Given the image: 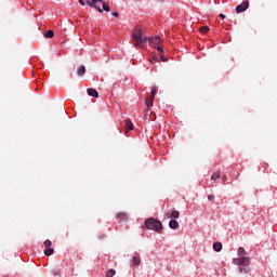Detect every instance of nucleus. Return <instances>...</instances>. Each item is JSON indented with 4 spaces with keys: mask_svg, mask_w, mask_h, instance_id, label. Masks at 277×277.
I'll return each mask as SVG.
<instances>
[{
    "mask_svg": "<svg viewBox=\"0 0 277 277\" xmlns=\"http://www.w3.org/2000/svg\"><path fill=\"white\" fill-rule=\"evenodd\" d=\"M43 246L44 248H51V246H53V242H51V240L48 239L43 242Z\"/></svg>",
    "mask_w": 277,
    "mask_h": 277,
    "instance_id": "nucleus-22",
    "label": "nucleus"
},
{
    "mask_svg": "<svg viewBox=\"0 0 277 277\" xmlns=\"http://www.w3.org/2000/svg\"><path fill=\"white\" fill-rule=\"evenodd\" d=\"M220 18H222V19H224V18H226V15H224V14H220Z\"/></svg>",
    "mask_w": 277,
    "mask_h": 277,
    "instance_id": "nucleus-32",
    "label": "nucleus"
},
{
    "mask_svg": "<svg viewBox=\"0 0 277 277\" xmlns=\"http://www.w3.org/2000/svg\"><path fill=\"white\" fill-rule=\"evenodd\" d=\"M117 219H118V220H127V219H128V215H127V213H124V212H119V213L117 214Z\"/></svg>",
    "mask_w": 277,
    "mask_h": 277,
    "instance_id": "nucleus-19",
    "label": "nucleus"
},
{
    "mask_svg": "<svg viewBox=\"0 0 277 277\" xmlns=\"http://www.w3.org/2000/svg\"><path fill=\"white\" fill-rule=\"evenodd\" d=\"M169 228H171L172 230H176V228H179V221L171 219L169 221Z\"/></svg>",
    "mask_w": 277,
    "mask_h": 277,
    "instance_id": "nucleus-9",
    "label": "nucleus"
},
{
    "mask_svg": "<svg viewBox=\"0 0 277 277\" xmlns=\"http://www.w3.org/2000/svg\"><path fill=\"white\" fill-rule=\"evenodd\" d=\"M80 5H85V2L83 0H79Z\"/></svg>",
    "mask_w": 277,
    "mask_h": 277,
    "instance_id": "nucleus-30",
    "label": "nucleus"
},
{
    "mask_svg": "<svg viewBox=\"0 0 277 277\" xmlns=\"http://www.w3.org/2000/svg\"><path fill=\"white\" fill-rule=\"evenodd\" d=\"M157 95V89L156 88H153L151 89V92H150V105H153V101H155V96Z\"/></svg>",
    "mask_w": 277,
    "mask_h": 277,
    "instance_id": "nucleus-16",
    "label": "nucleus"
},
{
    "mask_svg": "<svg viewBox=\"0 0 277 277\" xmlns=\"http://www.w3.org/2000/svg\"><path fill=\"white\" fill-rule=\"evenodd\" d=\"M142 263V260L140 258V253L134 252V255L131 260V267H140V264Z\"/></svg>",
    "mask_w": 277,
    "mask_h": 277,
    "instance_id": "nucleus-5",
    "label": "nucleus"
},
{
    "mask_svg": "<svg viewBox=\"0 0 277 277\" xmlns=\"http://www.w3.org/2000/svg\"><path fill=\"white\" fill-rule=\"evenodd\" d=\"M106 276H107V277H115V276H116V269L109 268V269L106 272Z\"/></svg>",
    "mask_w": 277,
    "mask_h": 277,
    "instance_id": "nucleus-17",
    "label": "nucleus"
},
{
    "mask_svg": "<svg viewBox=\"0 0 277 277\" xmlns=\"http://www.w3.org/2000/svg\"><path fill=\"white\" fill-rule=\"evenodd\" d=\"M161 56V62H168V58H164L162 55Z\"/></svg>",
    "mask_w": 277,
    "mask_h": 277,
    "instance_id": "nucleus-33",
    "label": "nucleus"
},
{
    "mask_svg": "<svg viewBox=\"0 0 277 277\" xmlns=\"http://www.w3.org/2000/svg\"><path fill=\"white\" fill-rule=\"evenodd\" d=\"M110 10L109 4L102 2V12H110Z\"/></svg>",
    "mask_w": 277,
    "mask_h": 277,
    "instance_id": "nucleus-18",
    "label": "nucleus"
},
{
    "mask_svg": "<svg viewBox=\"0 0 277 277\" xmlns=\"http://www.w3.org/2000/svg\"><path fill=\"white\" fill-rule=\"evenodd\" d=\"M145 228L147 230H155V233H161L163 230V224L156 219L149 217L145 220Z\"/></svg>",
    "mask_w": 277,
    "mask_h": 277,
    "instance_id": "nucleus-2",
    "label": "nucleus"
},
{
    "mask_svg": "<svg viewBox=\"0 0 277 277\" xmlns=\"http://www.w3.org/2000/svg\"><path fill=\"white\" fill-rule=\"evenodd\" d=\"M85 3H87V5H89L90 8H92V1L87 0Z\"/></svg>",
    "mask_w": 277,
    "mask_h": 277,
    "instance_id": "nucleus-28",
    "label": "nucleus"
},
{
    "mask_svg": "<svg viewBox=\"0 0 277 277\" xmlns=\"http://www.w3.org/2000/svg\"><path fill=\"white\" fill-rule=\"evenodd\" d=\"M126 128L128 131H133V122H131L130 119H126Z\"/></svg>",
    "mask_w": 277,
    "mask_h": 277,
    "instance_id": "nucleus-15",
    "label": "nucleus"
},
{
    "mask_svg": "<svg viewBox=\"0 0 277 277\" xmlns=\"http://www.w3.org/2000/svg\"><path fill=\"white\" fill-rule=\"evenodd\" d=\"M87 93L89 96H93V98H98V91L96 89L89 88Z\"/></svg>",
    "mask_w": 277,
    "mask_h": 277,
    "instance_id": "nucleus-8",
    "label": "nucleus"
},
{
    "mask_svg": "<svg viewBox=\"0 0 277 277\" xmlns=\"http://www.w3.org/2000/svg\"><path fill=\"white\" fill-rule=\"evenodd\" d=\"M233 264L234 265H245V266H250V258L248 256H240V258H234L233 259Z\"/></svg>",
    "mask_w": 277,
    "mask_h": 277,
    "instance_id": "nucleus-3",
    "label": "nucleus"
},
{
    "mask_svg": "<svg viewBox=\"0 0 277 277\" xmlns=\"http://www.w3.org/2000/svg\"><path fill=\"white\" fill-rule=\"evenodd\" d=\"M149 62H150V64H157V62H159V58L154 56V57L149 58Z\"/></svg>",
    "mask_w": 277,
    "mask_h": 277,
    "instance_id": "nucleus-26",
    "label": "nucleus"
},
{
    "mask_svg": "<svg viewBox=\"0 0 277 277\" xmlns=\"http://www.w3.org/2000/svg\"><path fill=\"white\" fill-rule=\"evenodd\" d=\"M96 3H103V0H91V8H94L97 10V12L103 13V9L101 6H97Z\"/></svg>",
    "mask_w": 277,
    "mask_h": 277,
    "instance_id": "nucleus-7",
    "label": "nucleus"
},
{
    "mask_svg": "<svg viewBox=\"0 0 277 277\" xmlns=\"http://www.w3.org/2000/svg\"><path fill=\"white\" fill-rule=\"evenodd\" d=\"M53 252H55V250L53 248H51V247H48L44 250L45 256H51L53 254Z\"/></svg>",
    "mask_w": 277,
    "mask_h": 277,
    "instance_id": "nucleus-14",
    "label": "nucleus"
},
{
    "mask_svg": "<svg viewBox=\"0 0 277 277\" xmlns=\"http://www.w3.org/2000/svg\"><path fill=\"white\" fill-rule=\"evenodd\" d=\"M52 274L53 276H60V274H62V271L60 268H54L52 269Z\"/></svg>",
    "mask_w": 277,
    "mask_h": 277,
    "instance_id": "nucleus-21",
    "label": "nucleus"
},
{
    "mask_svg": "<svg viewBox=\"0 0 277 277\" xmlns=\"http://www.w3.org/2000/svg\"><path fill=\"white\" fill-rule=\"evenodd\" d=\"M208 200H209L210 202H213V201L215 200V196H214V195H209V196H208Z\"/></svg>",
    "mask_w": 277,
    "mask_h": 277,
    "instance_id": "nucleus-27",
    "label": "nucleus"
},
{
    "mask_svg": "<svg viewBox=\"0 0 277 277\" xmlns=\"http://www.w3.org/2000/svg\"><path fill=\"white\" fill-rule=\"evenodd\" d=\"M217 179H220V173H213L211 176L212 181H217Z\"/></svg>",
    "mask_w": 277,
    "mask_h": 277,
    "instance_id": "nucleus-24",
    "label": "nucleus"
},
{
    "mask_svg": "<svg viewBox=\"0 0 277 277\" xmlns=\"http://www.w3.org/2000/svg\"><path fill=\"white\" fill-rule=\"evenodd\" d=\"M133 40L135 41L134 47H144L146 42H149L150 47H158L157 44H161V38L160 37H153L148 38L142 34V30H138L136 32H133L132 35Z\"/></svg>",
    "mask_w": 277,
    "mask_h": 277,
    "instance_id": "nucleus-1",
    "label": "nucleus"
},
{
    "mask_svg": "<svg viewBox=\"0 0 277 277\" xmlns=\"http://www.w3.org/2000/svg\"><path fill=\"white\" fill-rule=\"evenodd\" d=\"M212 248H213L214 252H222V242H220V241L214 242Z\"/></svg>",
    "mask_w": 277,
    "mask_h": 277,
    "instance_id": "nucleus-11",
    "label": "nucleus"
},
{
    "mask_svg": "<svg viewBox=\"0 0 277 277\" xmlns=\"http://www.w3.org/2000/svg\"><path fill=\"white\" fill-rule=\"evenodd\" d=\"M154 49H156L158 51L159 55H163V48L156 45Z\"/></svg>",
    "mask_w": 277,
    "mask_h": 277,
    "instance_id": "nucleus-23",
    "label": "nucleus"
},
{
    "mask_svg": "<svg viewBox=\"0 0 277 277\" xmlns=\"http://www.w3.org/2000/svg\"><path fill=\"white\" fill-rule=\"evenodd\" d=\"M113 16H115L116 18H118V12H113Z\"/></svg>",
    "mask_w": 277,
    "mask_h": 277,
    "instance_id": "nucleus-31",
    "label": "nucleus"
},
{
    "mask_svg": "<svg viewBox=\"0 0 277 277\" xmlns=\"http://www.w3.org/2000/svg\"><path fill=\"white\" fill-rule=\"evenodd\" d=\"M222 181H223V183H226V181H228V179L226 177V175H223Z\"/></svg>",
    "mask_w": 277,
    "mask_h": 277,
    "instance_id": "nucleus-29",
    "label": "nucleus"
},
{
    "mask_svg": "<svg viewBox=\"0 0 277 277\" xmlns=\"http://www.w3.org/2000/svg\"><path fill=\"white\" fill-rule=\"evenodd\" d=\"M166 216L171 219V220H179V217H181V212H179V210H173V211H168L166 213Z\"/></svg>",
    "mask_w": 277,
    "mask_h": 277,
    "instance_id": "nucleus-6",
    "label": "nucleus"
},
{
    "mask_svg": "<svg viewBox=\"0 0 277 277\" xmlns=\"http://www.w3.org/2000/svg\"><path fill=\"white\" fill-rule=\"evenodd\" d=\"M200 31L201 34H207V31H209V26H202Z\"/></svg>",
    "mask_w": 277,
    "mask_h": 277,
    "instance_id": "nucleus-25",
    "label": "nucleus"
},
{
    "mask_svg": "<svg viewBox=\"0 0 277 277\" xmlns=\"http://www.w3.org/2000/svg\"><path fill=\"white\" fill-rule=\"evenodd\" d=\"M237 254L239 258H241V256H246V254H248V252L246 251V249L243 247H239L237 250Z\"/></svg>",
    "mask_w": 277,
    "mask_h": 277,
    "instance_id": "nucleus-13",
    "label": "nucleus"
},
{
    "mask_svg": "<svg viewBox=\"0 0 277 277\" xmlns=\"http://www.w3.org/2000/svg\"><path fill=\"white\" fill-rule=\"evenodd\" d=\"M77 75L78 77H83V75H85V66L80 65L77 69Z\"/></svg>",
    "mask_w": 277,
    "mask_h": 277,
    "instance_id": "nucleus-12",
    "label": "nucleus"
},
{
    "mask_svg": "<svg viewBox=\"0 0 277 277\" xmlns=\"http://www.w3.org/2000/svg\"><path fill=\"white\" fill-rule=\"evenodd\" d=\"M248 8H250V2L248 0L242 1L241 4H238L236 6V14H241V13L246 12V10H248Z\"/></svg>",
    "mask_w": 277,
    "mask_h": 277,
    "instance_id": "nucleus-4",
    "label": "nucleus"
},
{
    "mask_svg": "<svg viewBox=\"0 0 277 277\" xmlns=\"http://www.w3.org/2000/svg\"><path fill=\"white\" fill-rule=\"evenodd\" d=\"M53 36H55L53 30H48L44 32V38H53Z\"/></svg>",
    "mask_w": 277,
    "mask_h": 277,
    "instance_id": "nucleus-20",
    "label": "nucleus"
},
{
    "mask_svg": "<svg viewBox=\"0 0 277 277\" xmlns=\"http://www.w3.org/2000/svg\"><path fill=\"white\" fill-rule=\"evenodd\" d=\"M238 272L239 274H248V272H250V266H246V265H238Z\"/></svg>",
    "mask_w": 277,
    "mask_h": 277,
    "instance_id": "nucleus-10",
    "label": "nucleus"
}]
</instances>
